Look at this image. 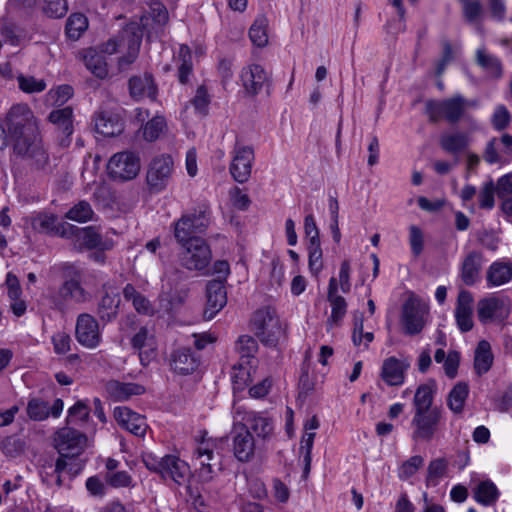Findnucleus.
Masks as SVG:
<instances>
[{"mask_svg": "<svg viewBox=\"0 0 512 512\" xmlns=\"http://www.w3.org/2000/svg\"><path fill=\"white\" fill-rule=\"evenodd\" d=\"M83 60L86 68L97 78L104 79L108 75L107 63L97 50L90 48L84 52Z\"/></svg>", "mask_w": 512, "mask_h": 512, "instance_id": "37", "label": "nucleus"}, {"mask_svg": "<svg viewBox=\"0 0 512 512\" xmlns=\"http://www.w3.org/2000/svg\"><path fill=\"white\" fill-rule=\"evenodd\" d=\"M174 171V161L170 155L155 157L149 164L146 182L149 189L159 193L166 189Z\"/></svg>", "mask_w": 512, "mask_h": 512, "instance_id": "10", "label": "nucleus"}, {"mask_svg": "<svg viewBox=\"0 0 512 512\" xmlns=\"http://www.w3.org/2000/svg\"><path fill=\"white\" fill-rule=\"evenodd\" d=\"M2 122L7 128L14 153L37 168L43 167L48 156L39 135L37 119L30 107L27 104L13 105Z\"/></svg>", "mask_w": 512, "mask_h": 512, "instance_id": "1", "label": "nucleus"}, {"mask_svg": "<svg viewBox=\"0 0 512 512\" xmlns=\"http://www.w3.org/2000/svg\"><path fill=\"white\" fill-rule=\"evenodd\" d=\"M114 418L122 428L133 435L143 437L146 434L148 425L145 418L129 408L116 407L114 409Z\"/></svg>", "mask_w": 512, "mask_h": 512, "instance_id": "21", "label": "nucleus"}, {"mask_svg": "<svg viewBox=\"0 0 512 512\" xmlns=\"http://www.w3.org/2000/svg\"><path fill=\"white\" fill-rule=\"evenodd\" d=\"M59 297L64 301L83 303L90 297L89 293L82 287L79 277L66 280L59 288Z\"/></svg>", "mask_w": 512, "mask_h": 512, "instance_id": "32", "label": "nucleus"}, {"mask_svg": "<svg viewBox=\"0 0 512 512\" xmlns=\"http://www.w3.org/2000/svg\"><path fill=\"white\" fill-rule=\"evenodd\" d=\"M26 411L31 420L43 421L50 415V406L42 399L32 398L28 401Z\"/></svg>", "mask_w": 512, "mask_h": 512, "instance_id": "48", "label": "nucleus"}, {"mask_svg": "<svg viewBox=\"0 0 512 512\" xmlns=\"http://www.w3.org/2000/svg\"><path fill=\"white\" fill-rule=\"evenodd\" d=\"M235 414L241 421L246 423L244 424L245 426L249 425L250 429L254 431L258 437L266 438L273 431L271 420L254 411H247L243 407H237Z\"/></svg>", "mask_w": 512, "mask_h": 512, "instance_id": "25", "label": "nucleus"}, {"mask_svg": "<svg viewBox=\"0 0 512 512\" xmlns=\"http://www.w3.org/2000/svg\"><path fill=\"white\" fill-rule=\"evenodd\" d=\"M141 169L139 156L130 151L114 154L108 161L109 175L119 181H129L137 177Z\"/></svg>", "mask_w": 512, "mask_h": 512, "instance_id": "9", "label": "nucleus"}, {"mask_svg": "<svg viewBox=\"0 0 512 512\" xmlns=\"http://www.w3.org/2000/svg\"><path fill=\"white\" fill-rule=\"evenodd\" d=\"M460 363V353L456 350H450L447 353L446 360L443 363V369L447 377L453 379L456 377Z\"/></svg>", "mask_w": 512, "mask_h": 512, "instance_id": "63", "label": "nucleus"}, {"mask_svg": "<svg viewBox=\"0 0 512 512\" xmlns=\"http://www.w3.org/2000/svg\"><path fill=\"white\" fill-rule=\"evenodd\" d=\"M477 63L493 77L502 75V66L500 60L492 54H489L484 48L476 51Z\"/></svg>", "mask_w": 512, "mask_h": 512, "instance_id": "46", "label": "nucleus"}, {"mask_svg": "<svg viewBox=\"0 0 512 512\" xmlns=\"http://www.w3.org/2000/svg\"><path fill=\"white\" fill-rule=\"evenodd\" d=\"M485 262L480 251L472 250L462 259L459 268V277L466 286H473L480 280V274Z\"/></svg>", "mask_w": 512, "mask_h": 512, "instance_id": "18", "label": "nucleus"}, {"mask_svg": "<svg viewBox=\"0 0 512 512\" xmlns=\"http://www.w3.org/2000/svg\"><path fill=\"white\" fill-rule=\"evenodd\" d=\"M175 62L178 69V80L180 83L186 84L192 74V55L187 45L180 46Z\"/></svg>", "mask_w": 512, "mask_h": 512, "instance_id": "43", "label": "nucleus"}, {"mask_svg": "<svg viewBox=\"0 0 512 512\" xmlns=\"http://www.w3.org/2000/svg\"><path fill=\"white\" fill-rule=\"evenodd\" d=\"M424 465V458L420 455L411 456L404 461L398 468V477L400 480L406 481L414 476Z\"/></svg>", "mask_w": 512, "mask_h": 512, "instance_id": "49", "label": "nucleus"}, {"mask_svg": "<svg viewBox=\"0 0 512 512\" xmlns=\"http://www.w3.org/2000/svg\"><path fill=\"white\" fill-rule=\"evenodd\" d=\"M257 350V341L252 336L242 335L238 338L237 351L242 359L253 357Z\"/></svg>", "mask_w": 512, "mask_h": 512, "instance_id": "61", "label": "nucleus"}, {"mask_svg": "<svg viewBox=\"0 0 512 512\" xmlns=\"http://www.w3.org/2000/svg\"><path fill=\"white\" fill-rule=\"evenodd\" d=\"M210 218L205 210H194L184 214L174 223V236L180 245L192 242V239H202L198 235L205 233Z\"/></svg>", "mask_w": 512, "mask_h": 512, "instance_id": "7", "label": "nucleus"}, {"mask_svg": "<svg viewBox=\"0 0 512 512\" xmlns=\"http://www.w3.org/2000/svg\"><path fill=\"white\" fill-rule=\"evenodd\" d=\"M75 335L79 344L88 349L98 347L102 339L97 320L86 313L78 316Z\"/></svg>", "mask_w": 512, "mask_h": 512, "instance_id": "14", "label": "nucleus"}, {"mask_svg": "<svg viewBox=\"0 0 512 512\" xmlns=\"http://www.w3.org/2000/svg\"><path fill=\"white\" fill-rule=\"evenodd\" d=\"M198 364L197 358L189 349H178L171 355V368L178 374H191L197 369Z\"/></svg>", "mask_w": 512, "mask_h": 512, "instance_id": "30", "label": "nucleus"}, {"mask_svg": "<svg viewBox=\"0 0 512 512\" xmlns=\"http://www.w3.org/2000/svg\"><path fill=\"white\" fill-rule=\"evenodd\" d=\"M471 142V138L467 132L455 130L443 133L440 136L441 148L450 154H459L465 151Z\"/></svg>", "mask_w": 512, "mask_h": 512, "instance_id": "29", "label": "nucleus"}, {"mask_svg": "<svg viewBox=\"0 0 512 512\" xmlns=\"http://www.w3.org/2000/svg\"><path fill=\"white\" fill-rule=\"evenodd\" d=\"M447 466L448 463L444 458H437L430 461L427 468V484L436 485L439 480L446 474Z\"/></svg>", "mask_w": 512, "mask_h": 512, "instance_id": "51", "label": "nucleus"}, {"mask_svg": "<svg viewBox=\"0 0 512 512\" xmlns=\"http://www.w3.org/2000/svg\"><path fill=\"white\" fill-rule=\"evenodd\" d=\"M94 126L97 133L105 137H114L122 133L123 120L119 113L101 109L95 113Z\"/></svg>", "mask_w": 512, "mask_h": 512, "instance_id": "19", "label": "nucleus"}, {"mask_svg": "<svg viewBox=\"0 0 512 512\" xmlns=\"http://www.w3.org/2000/svg\"><path fill=\"white\" fill-rule=\"evenodd\" d=\"M73 95V88L69 85H60L47 93V101L53 105H62Z\"/></svg>", "mask_w": 512, "mask_h": 512, "instance_id": "58", "label": "nucleus"}, {"mask_svg": "<svg viewBox=\"0 0 512 512\" xmlns=\"http://www.w3.org/2000/svg\"><path fill=\"white\" fill-rule=\"evenodd\" d=\"M73 110L71 107H64L53 110L49 115V121L65 136L73 133Z\"/></svg>", "mask_w": 512, "mask_h": 512, "instance_id": "39", "label": "nucleus"}, {"mask_svg": "<svg viewBox=\"0 0 512 512\" xmlns=\"http://www.w3.org/2000/svg\"><path fill=\"white\" fill-rule=\"evenodd\" d=\"M410 364L407 360L398 359L394 356L383 361L381 378L389 386H400L404 383L405 374Z\"/></svg>", "mask_w": 512, "mask_h": 512, "instance_id": "24", "label": "nucleus"}, {"mask_svg": "<svg viewBox=\"0 0 512 512\" xmlns=\"http://www.w3.org/2000/svg\"><path fill=\"white\" fill-rule=\"evenodd\" d=\"M181 246L184 248L179 257L182 267L191 271H203L208 267L212 253L204 239H192V242Z\"/></svg>", "mask_w": 512, "mask_h": 512, "instance_id": "8", "label": "nucleus"}, {"mask_svg": "<svg viewBox=\"0 0 512 512\" xmlns=\"http://www.w3.org/2000/svg\"><path fill=\"white\" fill-rule=\"evenodd\" d=\"M462 11L465 19L470 22H476L483 13L482 4L479 0H472L462 5Z\"/></svg>", "mask_w": 512, "mask_h": 512, "instance_id": "64", "label": "nucleus"}, {"mask_svg": "<svg viewBox=\"0 0 512 512\" xmlns=\"http://www.w3.org/2000/svg\"><path fill=\"white\" fill-rule=\"evenodd\" d=\"M76 239L79 246L85 249H98L104 251L110 250L114 246V241L109 237L108 232L105 235H101L97 228L93 226L78 229Z\"/></svg>", "mask_w": 512, "mask_h": 512, "instance_id": "20", "label": "nucleus"}, {"mask_svg": "<svg viewBox=\"0 0 512 512\" xmlns=\"http://www.w3.org/2000/svg\"><path fill=\"white\" fill-rule=\"evenodd\" d=\"M214 444L209 440L201 441L197 448L194 451V459L198 462L200 468V476L208 480L211 478V474L214 471V467L218 464L216 463L214 452H213Z\"/></svg>", "mask_w": 512, "mask_h": 512, "instance_id": "27", "label": "nucleus"}, {"mask_svg": "<svg viewBox=\"0 0 512 512\" xmlns=\"http://www.w3.org/2000/svg\"><path fill=\"white\" fill-rule=\"evenodd\" d=\"M190 467L176 455L164 456V470L162 478L172 480L177 485H185L190 479Z\"/></svg>", "mask_w": 512, "mask_h": 512, "instance_id": "23", "label": "nucleus"}, {"mask_svg": "<svg viewBox=\"0 0 512 512\" xmlns=\"http://www.w3.org/2000/svg\"><path fill=\"white\" fill-rule=\"evenodd\" d=\"M495 184L492 180L485 182L478 194L479 206L482 209H492L494 207Z\"/></svg>", "mask_w": 512, "mask_h": 512, "instance_id": "57", "label": "nucleus"}, {"mask_svg": "<svg viewBox=\"0 0 512 512\" xmlns=\"http://www.w3.org/2000/svg\"><path fill=\"white\" fill-rule=\"evenodd\" d=\"M469 395V386L467 383H457L449 392L447 397V405L449 409L456 415H461Z\"/></svg>", "mask_w": 512, "mask_h": 512, "instance_id": "38", "label": "nucleus"}, {"mask_svg": "<svg viewBox=\"0 0 512 512\" xmlns=\"http://www.w3.org/2000/svg\"><path fill=\"white\" fill-rule=\"evenodd\" d=\"M435 395V385L426 383L420 385L414 395L415 412L430 411Z\"/></svg>", "mask_w": 512, "mask_h": 512, "instance_id": "42", "label": "nucleus"}, {"mask_svg": "<svg viewBox=\"0 0 512 512\" xmlns=\"http://www.w3.org/2000/svg\"><path fill=\"white\" fill-rule=\"evenodd\" d=\"M1 448L7 456L17 457L24 452L25 442L16 436H8L2 441Z\"/></svg>", "mask_w": 512, "mask_h": 512, "instance_id": "60", "label": "nucleus"}, {"mask_svg": "<svg viewBox=\"0 0 512 512\" xmlns=\"http://www.w3.org/2000/svg\"><path fill=\"white\" fill-rule=\"evenodd\" d=\"M120 304V297L115 292L106 291L98 306L99 317L106 322L116 318Z\"/></svg>", "mask_w": 512, "mask_h": 512, "instance_id": "40", "label": "nucleus"}, {"mask_svg": "<svg viewBox=\"0 0 512 512\" xmlns=\"http://www.w3.org/2000/svg\"><path fill=\"white\" fill-rule=\"evenodd\" d=\"M242 85L249 95H257L264 87H269L270 77L259 64H249L241 71Z\"/></svg>", "mask_w": 512, "mask_h": 512, "instance_id": "16", "label": "nucleus"}, {"mask_svg": "<svg viewBox=\"0 0 512 512\" xmlns=\"http://www.w3.org/2000/svg\"><path fill=\"white\" fill-rule=\"evenodd\" d=\"M328 301L331 305V315L327 320V325L332 328L340 323L347 311L345 299L338 295V281L335 277H331L329 280Z\"/></svg>", "mask_w": 512, "mask_h": 512, "instance_id": "26", "label": "nucleus"}, {"mask_svg": "<svg viewBox=\"0 0 512 512\" xmlns=\"http://www.w3.org/2000/svg\"><path fill=\"white\" fill-rule=\"evenodd\" d=\"M255 452V442L248 427L245 425L235 426V435L233 437V453L241 462H248L252 459Z\"/></svg>", "mask_w": 512, "mask_h": 512, "instance_id": "22", "label": "nucleus"}, {"mask_svg": "<svg viewBox=\"0 0 512 512\" xmlns=\"http://www.w3.org/2000/svg\"><path fill=\"white\" fill-rule=\"evenodd\" d=\"M510 113L504 105H498L491 118L493 127L498 130H504L510 123Z\"/></svg>", "mask_w": 512, "mask_h": 512, "instance_id": "62", "label": "nucleus"}, {"mask_svg": "<svg viewBox=\"0 0 512 512\" xmlns=\"http://www.w3.org/2000/svg\"><path fill=\"white\" fill-rule=\"evenodd\" d=\"M476 107H478L477 100H468L461 94H455L441 101H427L425 112L432 122L443 118L450 123H456L464 117L468 109Z\"/></svg>", "mask_w": 512, "mask_h": 512, "instance_id": "4", "label": "nucleus"}, {"mask_svg": "<svg viewBox=\"0 0 512 512\" xmlns=\"http://www.w3.org/2000/svg\"><path fill=\"white\" fill-rule=\"evenodd\" d=\"M166 127V121L162 116H155L143 127V137L147 141H154L159 138Z\"/></svg>", "mask_w": 512, "mask_h": 512, "instance_id": "54", "label": "nucleus"}, {"mask_svg": "<svg viewBox=\"0 0 512 512\" xmlns=\"http://www.w3.org/2000/svg\"><path fill=\"white\" fill-rule=\"evenodd\" d=\"M88 27L87 18L81 13L71 14L66 23V34L72 40H77Z\"/></svg>", "mask_w": 512, "mask_h": 512, "instance_id": "47", "label": "nucleus"}, {"mask_svg": "<svg viewBox=\"0 0 512 512\" xmlns=\"http://www.w3.org/2000/svg\"><path fill=\"white\" fill-rule=\"evenodd\" d=\"M310 271L317 275L323 268L321 243L307 244Z\"/></svg>", "mask_w": 512, "mask_h": 512, "instance_id": "56", "label": "nucleus"}, {"mask_svg": "<svg viewBox=\"0 0 512 512\" xmlns=\"http://www.w3.org/2000/svg\"><path fill=\"white\" fill-rule=\"evenodd\" d=\"M474 297L468 290L461 289L458 293L454 317L458 329L465 333L472 330Z\"/></svg>", "mask_w": 512, "mask_h": 512, "instance_id": "15", "label": "nucleus"}, {"mask_svg": "<svg viewBox=\"0 0 512 512\" xmlns=\"http://www.w3.org/2000/svg\"><path fill=\"white\" fill-rule=\"evenodd\" d=\"M374 339V335L372 332L363 331V316H355L354 318V330L352 335V340L354 345L361 346L363 344L364 348H367L369 343H371Z\"/></svg>", "mask_w": 512, "mask_h": 512, "instance_id": "55", "label": "nucleus"}, {"mask_svg": "<svg viewBox=\"0 0 512 512\" xmlns=\"http://www.w3.org/2000/svg\"><path fill=\"white\" fill-rule=\"evenodd\" d=\"M142 36L139 25L130 23L117 36L103 44L101 52L108 55L119 54L118 67L124 70L136 60Z\"/></svg>", "mask_w": 512, "mask_h": 512, "instance_id": "2", "label": "nucleus"}, {"mask_svg": "<svg viewBox=\"0 0 512 512\" xmlns=\"http://www.w3.org/2000/svg\"><path fill=\"white\" fill-rule=\"evenodd\" d=\"M89 414V407L84 402L78 401L68 409L66 424L80 425L88 420Z\"/></svg>", "mask_w": 512, "mask_h": 512, "instance_id": "50", "label": "nucleus"}, {"mask_svg": "<svg viewBox=\"0 0 512 512\" xmlns=\"http://www.w3.org/2000/svg\"><path fill=\"white\" fill-rule=\"evenodd\" d=\"M254 150L251 146L237 142L233 150L230 174L238 183H245L251 176Z\"/></svg>", "mask_w": 512, "mask_h": 512, "instance_id": "11", "label": "nucleus"}, {"mask_svg": "<svg viewBox=\"0 0 512 512\" xmlns=\"http://www.w3.org/2000/svg\"><path fill=\"white\" fill-rule=\"evenodd\" d=\"M131 346L138 352L140 362L143 366L155 359L157 355V341L153 328L140 327L131 338Z\"/></svg>", "mask_w": 512, "mask_h": 512, "instance_id": "13", "label": "nucleus"}, {"mask_svg": "<svg viewBox=\"0 0 512 512\" xmlns=\"http://www.w3.org/2000/svg\"><path fill=\"white\" fill-rule=\"evenodd\" d=\"M251 326L255 335L269 346H275L284 337L286 330L271 307L255 311L251 319Z\"/></svg>", "mask_w": 512, "mask_h": 512, "instance_id": "5", "label": "nucleus"}, {"mask_svg": "<svg viewBox=\"0 0 512 512\" xmlns=\"http://www.w3.org/2000/svg\"><path fill=\"white\" fill-rule=\"evenodd\" d=\"M53 351L57 355L67 354L71 350L72 339L69 334L58 331L52 335Z\"/></svg>", "mask_w": 512, "mask_h": 512, "instance_id": "59", "label": "nucleus"}, {"mask_svg": "<svg viewBox=\"0 0 512 512\" xmlns=\"http://www.w3.org/2000/svg\"><path fill=\"white\" fill-rule=\"evenodd\" d=\"M54 447L60 454L55 464L57 484L60 486L63 472L70 466L68 458L79 456L88 447V438L85 434L67 425L58 429L53 438Z\"/></svg>", "mask_w": 512, "mask_h": 512, "instance_id": "3", "label": "nucleus"}, {"mask_svg": "<svg viewBox=\"0 0 512 512\" xmlns=\"http://www.w3.org/2000/svg\"><path fill=\"white\" fill-rule=\"evenodd\" d=\"M18 86L24 93H40L44 91L47 84L44 79H37L34 76L19 75L17 77Z\"/></svg>", "mask_w": 512, "mask_h": 512, "instance_id": "53", "label": "nucleus"}, {"mask_svg": "<svg viewBox=\"0 0 512 512\" xmlns=\"http://www.w3.org/2000/svg\"><path fill=\"white\" fill-rule=\"evenodd\" d=\"M493 354L488 341L482 340L478 343L474 353V369L481 376L487 373L493 364Z\"/></svg>", "mask_w": 512, "mask_h": 512, "instance_id": "36", "label": "nucleus"}, {"mask_svg": "<svg viewBox=\"0 0 512 512\" xmlns=\"http://www.w3.org/2000/svg\"><path fill=\"white\" fill-rule=\"evenodd\" d=\"M512 279V263L509 260L493 262L486 271L488 287H498L510 282Z\"/></svg>", "mask_w": 512, "mask_h": 512, "instance_id": "28", "label": "nucleus"}, {"mask_svg": "<svg viewBox=\"0 0 512 512\" xmlns=\"http://www.w3.org/2000/svg\"><path fill=\"white\" fill-rule=\"evenodd\" d=\"M65 218L78 223H86L95 219V213L87 201H79L66 213Z\"/></svg>", "mask_w": 512, "mask_h": 512, "instance_id": "45", "label": "nucleus"}, {"mask_svg": "<svg viewBox=\"0 0 512 512\" xmlns=\"http://www.w3.org/2000/svg\"><path fill=\"white\" fill-rule=\"evenodd\" d=\"M249 37L257 47H265L268 44V19L259 15L249 29Z\"/></svg>", "mask_w": 512, "mask_h": 512, "instance_id": "44", "label": "nucleus"}, {"mask_svg": "<svg viewBox=\"0 0 512 512\" xmlns=\"http://www.w3.org/2000/svg\"><path fill=\"white\" fill-rule=\"evenodd\" d=\"M108 395L115 401H124L132 395H140L144 388L135 383H121L119 381H110L106 385Z\"/></svg>", "mask_w": 512, "mask_h": 512, "instance_id": "33", "label": "nucleus"}, {"mask_svg": "<svg viewBox=\"0 0 512 512\" xmlns=\"http://www.w3.org/2000/svg\"><path fill=\"white\" fill-rule=\"evenodd\" d=\"M206 306L203 316L206 320L213 319L226 305L227 293L222 280L209 281L206 288Z\"/></svg>", "mask_w": 512, "mask_h": 512, "instance_id": "17", "label": "nucleus"}, {"mask_svg": "<svg viewBox=\"0 0 512 512\" xmlns=\"http://www.w3.org/2000/svg\"><path fill=\"white\" fill-rule=\"evenodd\" d=\"M43 13L50 18H62L68 11L66 0H42Z\"/></svg>", "mask_w": 512, "mask_h": 512, "instance_id": "52", "label": "nucleus"}, {"mask_svg": "<svg viewBox=\"0 0 512 512\" xmlns=\"http://www.w3.org/2000/svg\"><path fill=\"white\" fill-rule=\"evenodd\" d=\"M428 302L412 294L403 304L400 323L406 335L420 334L429 321Z\"/></svg>", "mask_w": 512, "mask_h": 512, "instance_id": "6", "label": "nucleus"}, {"mask_svg": "<svg viewBox=\"0 0 512 512\" xmlns=\"http://www.w3.org/2000/svg\"><path fill=\"white\" fill-rule=\"evenodd\" d=\"M502 306L503 302L494 296L480 299L477 303L479 321L483 324L491 322Z\"/></svg>", "mask_w": 512, "mask_h": 512, "instance_id": "41", "label": "nucleus"}, {"mask_svg": "<svg viewBox=\"0 0 512 512\" xmlns=\"http://www.w3.org/2000/svg\"><path fill=\"white\" fill-rule=\"evenodd\" d=\"M499 490L491 480L480 481L473 488L475 501L483 506L494 505L499 498Z\"/></svg>", "mask_w": 512, "mask_h": 512, "instance_id": "34", "label": "nucleus"}, {"mask_svg": "<svg viewBox=\"0 0 512 512\" xmlns=\"http://www.w3.org/2000/svg\"><path fill=\"white\" fill-rule=\"evenodd\" d=\"M124 299L131 301L134 309L143 315L152 316L156 310L151 302L131 284H127L123 289Z\"/></svg>", "mask_w": 512, "mask_h": 512, "instance_id": "35", "label": "nucleus"}, {"mask_svg": "<svg viewBox=\"0 0 512 512\" xmlns=\"http://www.w3.org/2000/svg\"><path fill=\"white\" fill-rule=\"evenodd\" d=\"M129 88L133 98L148 97L151 100L156 99L157 88L151 75L145 74L140 77H132L129 80Z\"/></svg>", "mask_w": 512, "mask_h": 512, "instance_id": "31", "label": "nucleus"}, {"mask_svg": "<svg viewBox=\"0 0 512 512\" xmlns=\"http://www.w3.org/2000/svg\"><path fill=\"white\" fill-rule=\"evenodd\" d=\"M441 418L442 411L437 407L430 411L415 412L411 422L414 428L413 439L430 441L437 431Z\"/></svg>", "mask_w": 512, "mask_h": 512, "instance_id": "12", "label": "nucleus"}]
</instances>
